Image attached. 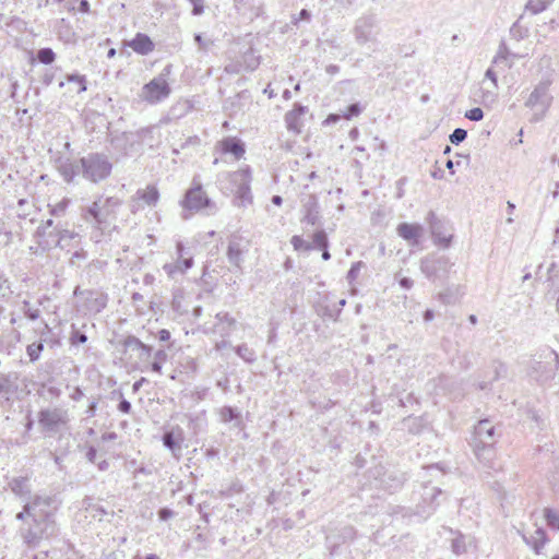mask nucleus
<instances>
[{
  "instance_id": "37998d69",
  "label": "nucleus",
  "mask_w": 559,
  "mask_h": 559,
  "mask_svg": "<svg viewBox=\"0 0 559 559\" xmlns=\"http://www.w3.org/2000/svg\"><path fill=\"white\" fill-rule=\"evenodd\" d=\"M290 242L296 250L304 249L306 251H310L314 249L312 243L304 240L300 236H293Z\"/></svg>"
},
{
  "instance_id": "bb28decb",
  "label": "nucleus",
  "mask_w": 559,
  "mask_h": 559,
  "mask_svg": "<svg viewBox=\"0 0 559 559\" xmlns=\"http://www.w3.org/2000/svg\"><path fill=\"white\" fill-rule=\"evenodd\" d=\"M59 173L64 181L72 182L75 176L82 175L81 158L75 162H64L59 166Z\"/></svg>"
},
{
  "instance_id": "f03ea898",
  "label": "nucleus",
  "mask_w": 559,
  "mask_h": 559,
  "mask_svg": "<svg viewBox=\"0 0 559 559\" xmlns=\"http://www.w3.org/2000/svg\"><path fill=\"white\" fill-rule=\"evenodd\" d=\"M122 202L116 197H99L90 206L82 210L83 219L94 228L103 230L116 219L117 211Z\"/></svg>"
},
{
  "instance_id": "69168bd1",
  "label": "nucleus",
  "mask_w": 559,
  "mask_h": 559,
  "mask_svg": "<svg viewBox=\"0 0 559 559\" xmlns=\"http://www.w3.org/2000/svg\"><path fill=\"white\" fill-rule=\"evenodd\" d=\"M96 407H97V403L95 401L91 402V404L88 405V407L85 411L86 416L93 417L95 415Z\"/></svg>"
},
{
  "instance_id": "393cba45",
  "label": "nucleus",
  "mask_w": 559,
  "mask_h": 559,
  "mask_svg": "<svg viewBox=\"0 0 559 559\" xmlns=\"http://www.w3.org/2000/svg\"><path fill=\"white\" fill-rule=\"evenodd\" d=\"M474 452L477 459L489 468H496L493 463L495 450L493 445L489 444H474Z\"/></svg>"
},
{
  "instance_id": "5fc2aeb1",
  "label": "nucleus",
  "mask_w": 559,
  "mask_h": 559,
  "mask_svg": "<svg viewBox=\"0 0 559 559\" xmlns=\"http://www.w3.org/2000/svg\"><path fill=\"white\" fill-rule=\"evenodd\" d=\"M69 82H76L79 84L78 93L86 91L85 78L83 75L70 74L67 76Z\"/></svg>"
},
{
  "instance_id": "2f4dec72",
  "label": "nucleus",
  "mask_w": 559,
  "mask_h": 559,
  "mask_svg": "<svg viewBox=\"0 0 559 559\" xmlns=\"http://www.w3.org/2000/svg\"><path fill=\"white\" fill-rule=\"evenodd\" d=\"M509 51L504 44L499 46V50L496 57L492 60V64L503 69H510L512 67V62L509 59Z\"/></svg>"
},
{
  "instance_id": "20e7f679",
  "label": "nucleus",
  "mask_w": 559,
  "mask_h": 559,
  "mask_svg": "<svg viewBox=\"0 0 559 559\" xmlns=\"http://www.w3.org/2000/svg\"><path fill=\"white\" fill-rule=\"evenodd\" d=\"M58 533L55 520H32V524L20 530L24 544L29 548L37 547L41 540H47Z\"/></svg>"
},
{
  "instance_id": "e433bc0d",
  "label": "nucleus",
  "mask_w": 559,
  "mask_h": 559,
  "mask_svg": "<svg viewBox=\"0 0 559 559\" xmlns=\"http://www.w3.org/2000/svg\"><path fill=\"white\" fill-rule=\"evenodd\" d=\"M237 355L246 362H253L257 359L255 353L247 344H241L235 348Z\"/></svg>"
},
{
  "instance_id": "412c9836",
  "label": "nucleus",
  "mask_w": 559,
  "mask_h": 559,
  "mask_svg": "<svg viewBox=\"0 0 559 559\" xmlns=\"http://www.w3.org/2000/svg\"><path fill=\"white\" fill-rule=\"evenodd\" d=\"M11 491L20 497L23 501H28L33 498L31 495V485L27 477H14L9 481Z\"/></svg>"
},
{
  "instance_id": "6e6552de",
  "label": "nucleus",
  "mask_w": 559,
  "mask_h": 559,
  "mask_svg": "<svg viewBox=\"0 0 559 559\" xmlns=\"http://www.w3.org/2000/svg\"><path fill=\"white\" fill-rule=\"evenodd\" d=\"M82 176L97 183L109 177L112 165L108 157L103 154L92 153L81 158Z\"/></svg>"
},
{
  "instance_id": "ddd939ff",
  "label": "nucleus",
  "mask_w": 559,
  "mask_h": 559,
  "mask_svg": "<svg viewBox=\"0 0 559 559\" xmlns=\"http://www.w3.org/2000/svg\"><path fill=\"white\" fill-rule=\"evenodd\" d=\"M427 222L429 224L432 237L435 238V242L442 246L443 248L450 247L453 234L448 224L438 218L433 212L428 213Z\"/></svg>"
},
{
  "instance_id": "72a5a7b5",
  "label": "nucleus",
  "mask_w": 559,
  "mask_h": 559,
  "mask_svg": "<svg viewBox=\"0 0 559 559\" xmlns=\"http://www.w3.org/2000/svg\"><path fill=\"white\" fill-rule=\"evenodd\" d=\"M404 478L397 474H389L385 478L381 479V485L384 489L393 491L402 487Z\"/></svg>"
},
{
  "instance_id": "c9c22d12",
  "label": "nucleus",
  "mask_w": 559,
  "mask_h": 559,
  "mask_svg": "<svg viewBox=\"0 0 559 559\" xmlns=\"http://www.w3.org/2000/svg\"><path fill=\"white\" fill-rule=\"evenodd\" d=\"M183 249H185L183 245L181 242H178L177 243V251H178V254H179V259L177 261L176 267H178L181 272L187 271L193 264V259L191 257L183 258Z\"/></svg>"
},
{
  "instance_id": "f3484780",
  "label": "nucleus",
  "mask_w": 559,
  "mask_h": 559,
  "mask_svg": "<svg viewBox=\"0 0 559 559\" xmlns=\"http://www.w3.org/2000/svg\"><path fill=\"white\" fill-rule=\"evenodd\" d=\"M159 199V192L156 187L147 186L145 189H140L135 192L131 201V211L135 213L140 207V201L148 206H155Z\"/></svg>"
},
{
  "instance_id": "58836bf2",
  "label": "nucleus",
  "mask_w": 559,
  "mask_h": 559,
  "mask_svg": "<svg viewBox=\"0 0 559 559\" xmlns=\"http://www.w3.org/2000/svg\"><path fill=\"white\" fill-rule=\"evenodd\" d=\"M44 349V344L43 342H38V343H32L27 346L26 348V353H27V356L29 357V360L32 362L36 361L39 359L40 357V354Z\"/></svg>"
},
{
  "instance_id": "e2e57ef3",
  "label": "nucleus",
  "mask_w": 559,
  "mask_h": 559,
  "mask_svg": "<svg viewBox=\"0 0 559 559\" xmlns=\"http://www.w3.org/2000/svg\"><path fill=\"white\" fill-rule=\"evenodd\" d=\"M158 340L160 342H167L170 340V332L166 329H162L158 331Z\"/></svg>"
},
{
  "instance_id": "a878e982",
  "label": "nucleus",
  "mask_w": 559,
  "mask_h": 559,
  "mask_svg": "<svg viewBox=\"0 0 559 559\" xmlns=\"http://www.w3.org/2000/svg\"><path fill=\"white\" fill-rule=\"evenodd\" d=\"M242 99H249V95L246 92H241L226 100L224 109L229 117H236L239 112L243 111Z\"/></svg>"
},
{
  "instance_id": "603ef678",
  "label": "nucleus",
  "mask_w": 559,
  "mask_h": 559,
  "mask_svg": "<svg viewBox=\"0 0 559 559\" xmlns=\"http://www.w3.org/2000/svg\"><path fill=\"white\" fill-rule=\"evenodd\" d=\"M86 341H87V336L84 333L80 332L79 330L73 329L71 336H70V342L72 345L84 344V343H86Z\"/></svg>"
},
{
  "instance_id": "49530a36",
  "label": "nucleus",
  "mask_w": 559,
  "mask_h": 559,
  "mask_svg": "<svg viewBox=\"0 0 559 559\" xmlns=\"http://www.w3.org/2000/svg\"><path fill=\"white\" fill-rule=\"evenodd\" d=\"M221 416L223 421L228 423L238 418L239 414L233 407L225 406L221 411Z\"/></svg>"
},
{
  "instance_id": "0eeeda50",
  "label": "nucleus",
  "mask_w": 559,
  "mask_h": 559,
  "mask_svg": "<svg viewBox=\"0 0 559 559\" xmlns=\"http://www.w3.org/2000/svg\"><path fill=\"white\" fill-rule=\"evenodd\" d=\"M69 423V411L63 407H47L38 413V424L41 430L49 436L67 430Z\"/></svg>"
},
{
  "instance_id": "c756f323",
  "label": "nucleus",
  "mask_w": 559,
  "mask_h": 559,
  "mask_svg": "<svg viewBox=\"0 0 559 559\" xmlns=\"http://www.w3.org/2000/svg\"><path fill=\"white\" fill-rule=\"evenodd\" d=\"M16 379L15 373H0V396L8 397L14 391Z\"/></svg>"
},
{
  "instance_id": "dca6fc26",
  "label": "nucleus",
  "mask_w": 559,
  "mask_h": 559,
  "mask_svg": "<svg viewBox=\"0 0 559 559\" xmlns=\"http://www.w3.org/2000/svg\"><path fill=\"white\" fill-rule=\"evenodd\" d=\"M248 249L249 242L243 238L235 236L231 239H229L226 252L229 263H231L238 269H241V264L243 262V254L248 251Z\"/></svg>"
},
{
  "instance_id": "09e8293b",
  "label": "nucleus",
  "mask_w": 559,
  "mask_h": 559,
  "mask_svg": "<svg viewBox=\"0 0 559 559\" xmlns=\"http://www.w3.org/2000/svg\"><path fill=\"white\" fill-rule=\"evenodd\" d=\"M68 204H69L68 199H64V200L58 202L56 205H53L50 209V214L53 216H60V215L64 214V212L68 207Z\"/></svg>"
},
{
  "instance_id": "6e6d98bb",
  "label": "nucleus",
  "mask_w": 559,
  "mask_h": 559,
  "mask_svg": "<svg viewBox=\"0 0 559 559\" xmlns=\"http://www.w3.org/2000/svg\"><path fill=\"white\" fill-rule=\"evenodd\" d=\"M0 237H3L4 243L8 245L12 241V231L7 228L5 223L0 219Z\"/></svg>"
},
{
  "instance_id": "9b49d317",
  "label": "nucleus",
  "mask_w": 559,
  "mask_h": 559,
  "mask_svg": "<svg viewBox=\"0 0 559 559\" xmlns=\"http://www.w3.org/2000/svg\"><path fill=\"white\" fill-rule=\"evenodd\" d=\"M453 263L445 255L431 254L420 261V270L428 278L442 277L447 275Z\"/></svg>"
},
{
  "instance_id": "864d4df0",
  "label": "nucleus",
  "mask_w": 559,
  "mask_h": 559,
  "mask_svg": "<svg viewBox=\"0 0 559 559\" xmlns=\"http://www.w3.org/2000/svg\"><path fill=\"white\" fill-rule=\"evenodd\" d=\"M364 266V263L361 261H358V262H355L353 263V265L350 266L348 273H347V280L349 282H353L357 278L361 267Z\"/></svg>"
},
{
  "instance_id": "7ed1b4c3",
  "label": "nucleus",
  "mask_w": 559,
  "mask_h": 559,
  "mask_svg": "<svg viewBox=\"0 0 559 559\" xmlns=\"http://www.w3.org/2000/svg\"><path fill=\"white\" fill-rule=\"evenodd\" d=\"M352 33L358 46L378 45L381 26L377 14L366 13L359 16L354 23Z\"/></svg>"
},
{
  "instance_id": "f8f14e48",
  "label": "nucleus",
  "mask_w": 559,
  "mask_h": 559,
  "mask_svg": "<svg viewBox=\"0 0 559 559\" xmlns=\"http://www.w3.org/2000/svg\"><path fill=\"white\" fill-rule=\"evenodd\" d=\"M169 94L170 87L167 81L158 76L143 86L141 97L151 104H155L166 98Z\"/></svg>"
},
{
  "instance_id": "0e129e2a",
  "label": "nucleus",
  "mask_w": 559,
  "mask_h": 559,
  "mask_svg": "<svg viewBox=\"0 0 559 559\" xmlns=\"http://www.w3.org/2000/svg\"><path fill=\"white\" fill-rule=\"evenodd\" d=\"M413 284H414L413 280H411V278H408V277H402V278L400 280V285H401L403 288H405V289H409V288H412V287H413Z\"/></svg>"
},
{
  "instance_id": "6ab92c4d",
  "label": "nucleus",
  "mask_w": 559,
  "mask_h": 559,
  "mask_svg": "<svg viewBox=\"0 0 559 559\" xmlns=\"http://www.w3.org/2000/svg\"><path fill=\"white\" fill-rule=\"evenodd\" d=\"M397 235L412 246H417L423 237L424 228L419 224L401 223L396 228Z\"/></svg>"
},
{
  "instance_id": "2eb2a0df",
  "label": "nucleus",
  "mask_w": 559,
  "mask_h": 559,
  "mask_svg": "<svg viewBox=\"0 0 559 559\" xmlns=\"http://www.w3.org/2000/svg\"><path fill=\"white\" fill-rule=\"evenodd\" d=\"M163 444L167 448L174 457L179 460L181 457L182 443L185 441V433L181 427L175 426L163 435Z\"/></svg>"
},
{
  "instance_id": "052dcab7",
  "label": "nucleus",
  "mask_w": 559,
  "mask_h": 559,
  "mask_svg": "<svg viewBox=\"0 0 559 559\" xmlns=\"http://www.w3.org/2000/svg\"><path fill=\"white\" fill-rule=\"evenodd\" d=\"M118 409L124 414H128L131 411V403L127 400H121Z\"/></svg>"
},
{
  "instance_id": "4468645a",
  "label": "nucleus",
  "mask_w": 559,
  "mask_h": 559,
  "mask_svg": "<svg viewBox=\"0 0 559 559\" xmlns=\"http://www.w3.org/2000/svg\"><path fill=\"white\" fill-rule=\"evenodd\" d=\"M74 296L84 298L85 310L90 313L100 312L107 305V296L96 290H82L79 286L74 289Z\"/></svg>"
},
{
  "instance_id": "a18cd8bd",
  "label": "nucleus",
  "mask_w": 559,
  "mask_h": 559,
  "mask_svg": "<svg viewBox=\"0 0 559 559\" xmlns=\"http://www.w3.org/2000/svg\"><path fill=\"white\" fill-rule=\"evenodd\" d=\"M467 136V131L461 128L454 129V131L450 134V142L454 145H459L462 143Z\"/></svg>"
},
{
  "instance_id": "b1692460",
  "label": "nucleus",
  "mask_w": 559,
  "mask_h": 559,
  "mask_svg": "<svg viewBox=\"0 0 559 559\" xmlns=\"http://www.w3.org/2000/svg\"><path fill=\"white\" fill-rule=\"evenodd\" d=\"M305 112H306V107H304L299 104H296L294 109L288 111L285 115L286 127L289 131H293L295 133H300V131H301L300 117L302 115H305Z\"/></svg>"
},
{
  "instance_id": "bf43d9fd",
  "label": "nucleus",
  "mask_w": 559,
  "mask_h": 559,
  "mask_svg": "<svg viewBox=\"0 0 559 559\" xmlns=\"http://www.w3.org/2000/svg\"><path fill=\"white\" fill-rule=\"evenodd\" d=\"M485 78L490 80V86L498 87L497 74L491 68L486 71Z\"/></svg>"
},
{
  "instance_id": "de8ad7c7",
  "label": "nucleus",
  "mask_w": 559,
  "mask_h": 559,
  "mask_svg": "<svg viewBox=\"0 0 559 559\" xmlns=\"http://www.w3.org/2000/svg\"><path fill=\"white\" fill-rule=\"evenodd\" d=\"M361 112V107L358 103L352 104L343 111V117L347 120L358 116Z\"/></svg>"
},
{
  "instance_id": "13d9d810",
  "label": "nucleus",
  "mask_w": 559,
  "mask_h": 559,
  "mask_svg": "<svg viewBox=\"0 0 559 559\" xmlns=\"http://www.w3.org/2000/svg\"><path fill=\"white\" fill-rule=\"evenodd\" d=\"M175 515L174 511L168 508H162L158 511V518L160 521H167Z\"/></svg>"
},
{
  "instance_id": "7c9ffc66",
  "label": "nucleus",
  "mask_w": 559,
  "mask_h": 559,
  "mask_svg": "<svg viewBox=\"0 0 559 559\" xmlns=\"http://www.w3.org/2000/svg\"><path fill=\"white\" fill-rule=\"evenodd\" d=\"M53 226V221L52 219H47L44 224H41L38 228H37V235L38 237H41V238H47L44 243L43 242H39L43 247L45 248H48L51 246V241L49 240V238H53L55 237V234H56V230H58L57 228L53 229V230H49L50 227Z\"/></svg>"
},
{
  "instance_id": "338daca9",
  "label": "nucleus",
  "mask_w": 559,
  "mask_h": 559,
  "mask_svg": "<svg viewBox=\"0 0 559 559\" xmlns=\"http://www.w3.org/2000/svg\"><path fill=\"white\" fill-rule=\"evenodd\" d=\"M79 10L83 13L90 12V2L87 0H81L79 4Z\"/></svg>"
},
{
  "instance_id": "cd10ccee",
  "label": "nucleus",
  "mask_w": 559,
  "mask_h": 559,
  "mask_svg": "<svg viewBox=\"0 0 559 559\" xmlns=\"http://www.w3.org/2000/svg\"><path fill=\"white\" fill-rule=\"evenodd\" d=\"M217 323L214 325V332L219 333L222 336H228L236 320L228 313H217Z\"/></svg>"
},
{
  "instance_id": "774afa93",
  "label": "nucleus",
  "mask_w": 559,
  "mask_h": 559,
  "mask_svg": "<svg viewBox=\"0 0 559 559\" xmlns=\"http://www.w3.org/2000/svg\"><path fill=\"white\" fill-rule=\"evenodd\" d=\"M162 366H163V362L153 361L151 364V370L156 372V373H162Z\"/></svg>"
},
{
  "instance_id": "c03bdc74",
  "label": "nucleus",
  "mask_w": 559,
  "mask_h": 559,
  "mask_svg": "<svg viewBox=\"0 0 559 559\" xmlns=\"http://www.w3.org/2000/svg\"><path fill=\"white\" fill-rule=\"evenodd\" d=\"M545 519L547 524L552 527L559 530V514L551 509H545Z\"/></svg>"
},
{
  "instance_id": "79ce46f5",
  "label": "nucleus",
  "mask_w": 559,
  "mask_h": 559,
  "mask_svg": "<svg viewBox=\"0 0 559 559\" xmlns=\"http://www.w3.org/2000/svg\"><path fill=\"white\" fill-rule=\"evenodd\" d=\"M319 221V212L317 210L316 203H312L307 207V213L305 215V222L311 226L317 225Z\"/></svg>"
},
{
  "instance_id": "423d86ee",
  "label": "nucleus",
  "mask_w": 559,
  "mask_h": 559,
  "mask_svg": "<svg viewBox=\"0 0 559 559\" xmlns=\"http://www.w3.org/2000/svg\"><path fill=\"white\" fill-rule=\"evenodd\" d=\"M123 355L126 356L127 362L138 370H144L148 367V361L152 356V347L141 342L133 335H128L122 341Z\"/></svg>"
},
{
  "instance_id": "ea45409f",
  "label": "nucleus",
  "mask_w": 559,
  "mask_h": 559,
  "mask_svg": "<svg viewBox=\"0 0 559 559\" xmlns=\"http://www.w3.org/2000/svg\"><path fill=\"white\" fill-rule=\"evenodd\" d=\"M314 246V249H321L329 246V240L326 233L324 230H318L312 236V241L310 242Z\"/></svg>"
},
{
  "instance_id": "9d476101",
  "label": "nucleus",
  "mask_w": 559,
  "mask_h": 559,
  "mask_svg": "<svg viewBox=\"0 0 559 559\" xmlns=\"http://www.w3.org/2000/svg\"><path fill=\"white\" fill-rule=\"evenodd\" d=\"M56 500L47 495H35L25 502V512L32 520H55Z\"/></svg>"
},
{
  "instance_id": "3c124183",
  "label": "nucleus",
  "mask_w": 559,
  "mask_h": 559,
  "mask_svg": "<svg viewBox=\"0 0 559 559\" xmlns=\"http://www.w3.org/2000/svg\"><path fill=\"white\" fill-rule=\"evenodd\" d=\"M465 117L471 121H479L484 118V111L479 107L472 108L466 111Z\"/></svg>"
},
{
  "instance_id": "c85d7f7f",
  "label": "nucleus",
  "mask_w": 559,
  "mask_h": 559,
  "mask_svg": "<svg viewBox=\"0 0 559 559\" xmlns=\"http://www.w3.org/2000/svg\"><path fill=\"white\" fill-rule=\"evenodd\" d=\"M523 540L530 545L536 554L540 551L543 546L545 545L547 538L546 533L543 528L538 527L535 530L534 534L531 537H527L525 534H521Z\"/></svg>"
},
{
  "instance_id": "a19ab883",
  "label": "nucleus",
  "mask_w": 559,
  "mask_h": 559,
  "mask_svg": "<svg viewBox=\"0 0 559 559\" xmlns=\"http://www.w3.org/2000/svg\"><path fill=\"white\" fill-rule=\"evenodd\" d=\"M491 368H492V372H493L491 381H497L499 379L507 377L508 368H507L506 364L496 360L492 362Z\"/></svg>"
},
{
  "instance_id": "aec40b11",
  "label": "nucleus",
  "mask_w": 559,
  "mask_h": 559,
  "mask_svg": "<svg viewBox=\"0 0 559 559\" xmlns=\"http://www.w3.org/2000/svg\"><path fill=\"white\" fill-rule=\"evenodd\" d=\"M126 45L131 47L133 51L142 56L148 55L154 50L155 47L151 38L143 33H138L135 37L132 40L127 41Z\"/></svg>"
},
{
  "instance_id": "a211bd4d",
  "label": "nucleus",
  "mask_w": 559,
  "mask_h": 559,
  "mask_svg": "<svg viewBox=\"0 0 559 559\" xmlns=\"http://www.w3.org/2000/svg\"><path fill=\"white\" fill-rule=\"evenodd\" d=\"M496 437V427L488 419L480 420L475 427V443L493 445Z\"/></svg>"
},
{
  "instance_id": "4d7b16f0",
  "label": "nucleus",
  "mask_w": 559,
  "mask_h": 559,
  "mask_svg": "<svg viewBox=\"0 0 559 559\" xmlns=\"http://www.w3.org/2000/svg\"><path fill=\"white\" fill-rule=\"evenodd\" d=\"M452 550L457 555L466 551V546L462 537H457L452 540Z\"/></svg>"
},
{
  "instance_id": "473e14b6",
  "label": "nucleus",
  "mask_w": 559,
  "mask_h": 559,
  "mask_svg": "<svg viewBox=\"0 0 559 559\" xmlns=\"http://www.w3.org/2000/svg\"><path fill=\"white\" fill-rule=\"evenodd\" d=\"M497 91H498V87H493L490 85H488V87L480 86L479 97H480L481 104L485 106H490V105L495 104L497 100V95H498Z\"/></svg>"
},
{
  "instance_id": "5701e85b",
  "label": "nucleus",
  "mask_w": 559,
  "mask_h": 559,
  "mask_svg": "<svg viewBox=\"0 0 559 559\" xmlns=\"http://www.w3.org/2000/svg\"><path fill=\"white\" fill-rule=\"evenodd\" d=\"M219 145L223 153L233 154L236 159L241 158L245 154V145L237 138L227 136L219 142Z\"/></svg>"
},
{
  "instance_id": "f704fd0d",
  "label": "nucleus",
  "mask_w": 559,
  "mask_h": 559,
  "mask_svg": "<svg viewBox=\"0 0 559 559\" xmlns=\"http://www.w3.org/2000/svg\"><path fill=\"white\" fill-rule=\"evenodd\" d=\"M555 0H528L526 9L533 13L538 14L545 11Z\"/></svg>"
},
{
  "instance_id": "39448f33",
  "label": "nucleus",
  "mask_w": 559,
  "mask_h": 559,
  "mask_svg": "<svg viewBox=\"0 0 559 559\" xmlns=\"http://www.w3.org/2000/svg\"><path fill=\"white\" fill-rule=\"evenodd\" d=\"M183 210L199 212L207 210L209 214L216 212L214 202L209 198L207 193L203 190L200 176L195 175L192 178L191 187L186 191L185 198L181 201Z\"/></svg>"
},
{
  "instance_id": "4be33fe9",
  "label": "nucleus",
  "mask_w": 559,
  "mask_h": 559,
  "mask_svg": "<svg viewBox=\"0 0 559 559\" xmlns=\"http://www.w3.org/2000/svg\"><path fill=\"white\" fill-rule=\"evenodd\" d=\"M52 242L56 247H59L60 249H68L70 247L79 245V235L68 229H58L56 230L51 243Z\"/></svg>"
},
{
  "instance_id": "f257e3e1",
  "label": "nucleus",
  "mask_w": 559,
  "mask_h": 559,
  "mask_svg": "<svg viewBox=\"0 0 559 559\" xmlns=\"http://www.w3.org/2000/svg\"><path fill=\"white\" fill-rule=\"evenodd\" d=\"M250 182L251 171L248 166L233 173H223L217 178L221 191L235 194L237 206L251 203Z\"/></svg>"
},
{
  "instance_id": "680f3d73",
  "label": "nucleus",
  "mask_w": 559,
  "mask_h": 559,
  "mask_svg": "<svg viewBox=\"0 0 559 559\" xmlns=\"http://www.w3.org/2000/svg\"><path fill=\"white\" fill-rule=\"evenodd\" d=\"M167 360V353L164 349H158L154 354V361L165 362Z\"/></svg>"
},
{
  "instance_id": "4c0bfd02",
  "label": "nucleus",
  "mask_w": 559,
  "mask_h": 559,
  "mask_svg": "<svg viewBox=\"0 0 559 559\" xmlns=\"http://www.w3.org/2000/svg\"><path fill=\"white\" fill-rule=\"evenodd\" d=\"M56 59V53L51 48H41L37 51V60L43 64H51Z\"/></svg>"
},
{
  "instance_id": "1a4fd4ad",
  "label": "nucleus",
  "mask_w": 559,
  "mask_h": 559,
  "mask_svg": "<svg viewBox=\"0 0 559 559\" xmlns=\"http://www.w3.org/2000/svg\"><path fill=\"white\" fill-rule=\"evenodd\" d=\"M549 81H540L530 94L525 106L533 110L532 121H540L552 103Z\"/></svg>"
},
{
  "instance_id": "8fccbe9b",
  "label": "nucleus",
  "mask_w": 559,
  "mask_h": 559,
  "mask_svg": "<svg viewBox=\"0 0 559 559\" xmlns=\"http://www.w3.org/2000/svg\"><path fill=\"white\" fill-rule=\"evenodd\" d=\"M23 311H24V314L31 319V320H36L39 318V314H40V311L39 309H33L29 305L28 301H24L23 302Z\"/></svg>"
}]
</instances>
